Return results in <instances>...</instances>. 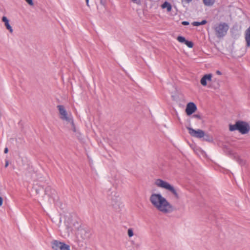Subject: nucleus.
I'll use <instances>...</instances> for the list:
<instances>
[{
	"instance_id": "nucleus-5",
	"label": "nucleus",
	"mask_w": 250,
	"mask_h": 250,
	"mask_svg": "<svg viewBox=\"0 0 250 250\" xmlns=\"http://www.w3.org/2000/svg\"><path fill=\"white\" fill-rule=\"evenodd\" d=\"M57 108L59 110L60 118L62 120L70 122L71 124L73 125V119L71 114L68 115L64 107L62 105H57Z\"/></svg>"
},
{
	"instance_id": "nucleus-3",
	"label": "nucleus",
	"mask_w": 250,
	"mask_h": 250,
	"mask_svg": "<svg viewBox=\"0 0 250 250\" xmlns=\"http://www.w3.org/2000/svg\"><path fill=\"white\" fill-rule=\"evenodd\" d=\"M229 129L231 131L238 130L242 134L248 133L250 130V126L246 122L239 121L234 125H230Z\"/></svg>"
},
{
	"instance_id": "nucleus-16",
	"label": "nucleus",
	"mask_w": 250,
	"mask_h": 250,
	"mask_svg": "<svg viewBox=\"0 0 250 250\" xmlns=\"http://www.w3.org/2000/svg\"><path fill=\"white\" fill-rule=\"evenodd\" d=\"M185 44L188 46L189 48H192L193 46V43L192 42L186 41Z\"/></svg>"
},
{
	"instance_id": "nucleus-25",
	"label": "nucleus",
	"mask_w": 250,
	"mask_h": 250,
	"mask_svg": "<svg viewBox=\"0 0 250 250\" xmlns=\"http://www.w3.org/2000/svg\"><path fill=\"white\" fill-rule=\"evenodd\" d=\"M8 148L7 147L5 148L4 150V153H7L8 152Z\"/></svg>"
},
{
	"instance_id": "nucleus-10",
	"label": "nucleus",
	"mask_w": 250,
	"mask_h": 250,
	"mask_svg": "<svg viewBox=\"0 0 250 250\" xmlns=\"http://www.w3.org/2000/svg\"><path fill=\"white\" fill-rule=\"evenodd\" d=\"M245 39L248 47L250 46V26L245 32Z\"/></svg>"
},
{
	"instance_id": "nucleus-9",
	"label": "nucleus",
	"mask_w": 250,
	"mask_h": 250,
	"mask_svg": "<svg viewBox=\"0 0 250 250\" xmlns=\"http://www.w3.org/2000/svg\"><path fill=\"white\" fill-rule=\"evenodd\" d=\"M212 75L211 74L205 75L201 79L200 83L203 86H206L207 82H211Z\"/></svg>"
},
{
	"instance_id": "nucleus-19",
	"label": "nucleus",
	"mask_w": 250,
	"mask_h": 250,
	"mask_svg": "<svg viewBox=\"0 0 250 250\" xmlns=\"http://www.w3.org/2000/svg\"><path fill=\"white\" fill-rule=\"evenodd\" d=\"M25 1L30 5L31 6H33L34 5V3L33 2L32 0H25Z\"/></svg>"
},
{
	"instance_id": "nucleus-22",
	"label": "nucleus",
	"mask_w": 250,
	"mask_h": 250,
	"mask_svg": "<svg viewBox=\"0 0 250 250\" xmlns=\"http://www.w3.org/2000/svg\"><path fill=\"white\" fill-rule=\"evenodd\" d=\"M72 127H73V132H76V127H75V125H74V123L73 122V124H71Z\"/></svg>"
},
{
	"instance_id": "nucleus-6",
	"label": "nucleus",
	"mask_w": 250,
	"mask_h": 250,
	"mask_svg": "<svg viewBox=\"0 0 250 250\" xmlns=\"http://www.w3.org/2000/svg\"><path fill=\"white\" fill-rule=\"evenodd\" d=\"M52 248L54 250H70V246L57 240L52 242Z\"/></svg>"
},
{
	"instance_id": "nucleus-8",
	"label": "nucleus",
	"mask_w": 250,
	"mask_h": 250,
	"mask_svg": "<svg viewBox=\"0 0 250 250\" xmlns=\"http://www.w3.org/2000/svg\"><path fill=\"white\" fill-rule=\"evenodd\" d=\"M197 109V107L196 104L192 102H190L188 104L186 112L188 115H190L192 114Z\"/></svg>"
},
{
	"instance_id": "nucleus-4",
	"label": "nucleus",
	"mask_w": 250,
	"mask_h": 250,
	"mask_svg": "<svg viewBox=\"0 0 250 250\" xmlns=\"http://www.w3.org/2000/svg\"><path fill=\"white\" fill-rule=\"evenodd\" d=\"M229 28L228 24L225 22H221L216 24L213 29L215 32V35L218 38H222L225 36Z\"/></svg>"
},
{
	"instance_id": "nucleus-13",
	"label": "nucleus",
	"mask_w": 250,
	"mask_h": 250,
	"mask_svg": "<svg viewBox=\"0 0 250 250\" xmlns=\"http://www.w3.org/2000/svg\"><path fill=\"white\" fill-rule=\"evenodd\" d=\"M161 7L163 9L167 8V12H170L171 10L172 7L170 3L165 1L162 5Z\"/></svg>"
},
{
	"instance_id": "nucleus-23",
	"label": "nucleus",
	"mask_w": 250,
	"mask_h": 250,
	"mask_svg": "<svg viewBox=\"0 0 250 250\" xmlns=\"http://www.w3.org/2000/svg\"><path fill=\"white\" fill-rule=\"evenodd\" d=\"M3 203V199L0 196V207L2 205Z\"/></svg>"
},
{
	"instance_id": "nucleus-20",
	"label": "nucleus",
	"mask_w": 250,
	"mask_h": 250,
	"mask_svg": "<svg viewBox=\"0 0 250 250\" xmlns=\"http://www.w3.org/2000/svg\"><path fill=\"white\" fill-rule=\"evenodd\" d=\"M105 0H100V3L102 5L105 6Z\"/></svg>"
},
{
	"instance_id": "nucleus-27",
	"label": "nucleus",
	"mask_w": 250,
	"mask_h": 250,
	"mask_svg": "<svg viewBox=\"0 0 250 250\" xmlns=\"http://www.w3.org/2000/svg\"><path fill=\"white\" fill-rule=\"evenodd\" d=\"M87 6H89V0H85Z\"/></svg>"
},
{
	"instance_id": "nucleus-21",
	"label": "nucleus",
	"mask_w": 250,
	"mask_h": 250,
	"mask_svg": "<svg viewBox=\"0 0 250 250\" xmlns=\"http://www.w3.org/2000/svg\"><path fill=\"white\" fill-rule=\"evenodd\" d=\"M182 24L184 25H188L189 24V23L187 21H183L182 22Z\"/></svg>"
},
{
	"instance_id": "nucleus-24",
	"label": "nucleus",
	"mask_w": 250,
	"mask_h": 250,
	"mask_svg": "<svg viewBox=\"0 0 250 250\" xmlns=\"http://www.w3.org/2000/svg\"><path fill=\"white\" fill-rule=\"evenodd\" d=\"M216 73L217 75H222V72H221L220 71H219V70H217V71H216Z\"/></svg>"
},
{
	"instance_id": "nucleus-14",
	"label": "nucleus",
	"mask_w": 250,
	"mask_h": 250,
	"mask_svg": "<svg viewBox=\"0 0 250 250\" xmlns=\"http://www.w3.org/2000/svg\"><path fill=\"white\" fill-rule=\"evenodd\" d=\"M207 22V21L206 20H203L201 22H198V21H194L192 23V24L193 25V26H199V25H204V24H205Z\"/></svg>"
},
{
	"instance_id": "nucleus-26",
	"label": "nucleus",
	"mask_w": 250,
	"mask_h": 250,
	"mask_svg": "<svg viewBox=\"0 0 250 250\" xmlns=\"http://www.w3.org/2000/svg\"><path fill=\"white\" fill-rule=\"evenodd\" d=\"M8 161H6V162H5V167H8Z\"/></svg>"
},
{
	"instance_id": "nucleus-17",
	"label": "nucleus",
	"mask_w": 250,
	"mask_h": 250,
	"mask_svg": "<svg viewBox=\"0 0 250 250\" xmlns=\"http://www.w3.org/2000/svg\"><path fill=\"white\" fill-rule=\"evenodd\" d=\"M127 234L129 237L133 236V231L132 229H129L127 230Z\"/></svg>"
},
{
	"instance_id": "nucleus-1",
	"label": "nucleus",
	"mask_w": 250,
	"mask_h": 250,
	"mask_svg": "<svg viewBox=\"0 0 250 250\" xmlns=\"http://www.w3.org/2000/svg\"><path fill=\"white\" fill-rule=\"evenodd\" d=\"M149 201L153 207L163 213H170L174 210V207L160 193H152Z\"/></svg>"
},
{
	"instance_id": "nucleus-11",
	"label": "nucleus",
	"mask_w": 250,
	"mask_h": 250,
	"mask_svg": "<svg viewBox=\"0 0 250 250\" xmlns=\"http://www.w3.org/2000/svg\"><path fill=\"white\" fill-rule=\"evenodd\" d=\"M2 21L4 22L5 26L7 29L8 30L10 33H12L13 30L12 27L9 23V20L5 16H3L2 18Z\"/></svg>"
},
{
	"instance_id": "nucleus-15",
	"label": "nucleus",
	"mask_w": 250,
	"mask_h": 250,
	"mask_svg": "<svg viewBox=\"0 0 250 250\" xmlns=\"http://www.w3.org/2000/svg\"><path fill=\"white\" fill-rule=\"evenodd\" d=\"M177 40L181 43H185L186 41H187L185 38L184 37L182 36H178L177 37Z\"/></svg>"
},
{
	"instance_id": "nucleus-12",
	"label": "nucleus",
	"mask_w": 250,
	"mask_h": 250,
	"mask_svg": "<svg viewBox=\"0 0 250 250\" xmlns=\"http://www.w3.org/2000/svg\"><path fill=\"white\" fill-rule=\"evenodd\" d=\"M203 4L208 7L212 6L215 3L216 0H202Z\"/></svg>"
},
{
	"instance_id": "nucleus-28",
	"label": "nucleus",
	"mask_w": 250,
	"mask_h": 250,
	"mask_svg": "<svg viewBox=\"0 0 250 250\" xmlns=\"http://www.w3.org/2000/svg\"><path fill=\"white\" fill-rule=\"evenodd\" d=\"M45 192L46 194H48V193H47V189H46L45 190Z\"/></svg>"
},
{
	"instance_id": "nucleus-18",
	"label": "nucleus",
	"mask_w": 250,
	"mask_h": 250,
	"mask_svg": "<svg viewBox=\"0 0 250 250\" xmlns=\"http://www.w3.org/2000/svg\"><path fill=\"white\" fill-rule=\"evenodd\" d=\"M193 117L199 120H201L202 119V117L200 114H194L193 115Z\"/></svg>"
},
{
	"instance_id": "nucleus-2",
	"label": "nucleus",
	"mask_w": 250,
	"mask_h": 250,
	"mask_svg": "<svg viewBox=\"0 0 250 250\" xmlns=\"http://www.w3.org/2000/svg\"><path fill=\"white\" fill-rule=\"evenodd\" d=\"M155 184L157 187L170 192L176 199L180 198L178 190L167 182L158 179L155 180Z\"/></svg>"
},
{
	"instance_id": "nucleus-7",
	"label": "nucleus",
	"mask_w": 250,
	"mask_h": 250,
	"mask_svg": "<svg viewBox=\"0 0 250 250\" xmlns=\"http://www.w3.org/2000/svg\"><path fill=\"white\" fill-rule=\"evenodd\" d=\"M189 134L194 137L197 138H203L205 135V132L201 129L195 130L190 127H187Z\"/></svg>"
}]
</instances>
